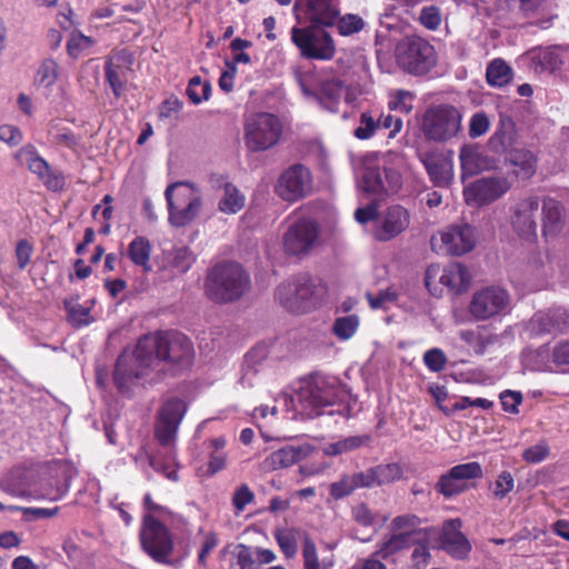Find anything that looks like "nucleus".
Wrapping results in <instances>:
<instances>
[{
    "mask_svg": "<svg viewBox=\"0 0 569 569\" xmlns=\"http://www.w3.org/2000/svg\"><path fill=\"white\" fill-rule=\"evenodd\" d=\"M194 351L190 339L181 332H157L140 338L133 351H123L114 369V382L127 392L139 378L147 376L161 362L178 368L192 363Z\"/></svg>",
    "mask_w": 569,
    "mask_h": 569,
    "instance_id": "obj_1",
    "label": "nucleus"
},
{
    "mask_svg": "<svg viewBox=\"0 0 569 569\" xmlns=\"http://www.w3.org/2000/svg\"><path fill=\"white\" fill-rule=\"evenodd\" d=\"M249 284V276L240 264L224 262L208 272L204 291L210 300L226 303L238 300L248 290Z\"/></svg>",
    "mask_w": 569,
    "mask_h": 569,
    "instance_id": "obj_2",
    "label": "nucleus"
},
{
    "mask_svg": "<svg viewBox=\"0 0 569 569\" xmlns=\"http://www.w3.org/2000/svg\"><path fill=\"white\" fill-rule=\"evenodd\" d=\"M383 176L379 167H365L360 188L369 194L382 196L396 193L402 186V171L408 168L405 156L398 152H388L383 157Z\"/></svg>",
    "mask_w": 569,
    "mask_h": 569,
    "instance_id": "obj_3",
    "label": "nucleus"
},
{
    "mask_svg": "<svg viewBox=\"0 0 569 569\" xmlns=\"http://www.w3.org/2000/svg\"><path fill=\"white\" fill-rule=\"evenodd\" d=\"M325 295L321 283L300 277L279 284L274 291L276 301L291 313H306L315 309Z\"/></svg>",
    "mask_w": 569,
    "mask_h": 569,
    "instance_id": "obj_4",
    "label": "nucleus"
},
{
    "mask_svg": "<svg viewBox=\"0 0 569 569\" xmlns=\"http://www.w3.org/2000/svg\"><path fill=\"white\" fill-rule=\"evenodd\" d=\"M462 114L452 104L429 107L421 118V132L428 141L446 142L457 137L461 130Z\"/></svg>",
    "mask_w": 569,
    "mask_h": 569,
    "instance_id": "obj_5",
    "label": "nucleus"
},
{
    "mask_svg": "<svg viewBox=\"0 0 569 569\" xmlns=\"http://www.w3.org/2000/svg\"><path fill=\"white\" fill-rule=\"evenodd\" d=\"M298 401L310 415H320L321 409L333 406L343 398V390L336 378L313 376L305 381L298 393Z\"/></svg>",
    "mask_w": 569,
    "mask_h": 569,
    "instance_id": "obj_6",
    "label": "nucleus"
},
{
    "mask_svg": "<svg viewBox=\"0 0 569 569\" xmlns=\"http://www.w3.org/2000/svg\"><path fill=\"white\" fill-rule=\"evenodd\" d=\"M396 59L406 72L422 76L437 63L435 48L420 37H407L396 47Z\"/></svg>",
    "mask_w": 569,
    "mask_h": 569,
    "instance_id": "obj_7",
    "label": "nucleus"
},
{
    "mask_svg": "<svg viewBox=\"0 0 569 569\" xmlns=\"http://www.w3.org/2000/svg\"><path fill=\"white\" fill-rule=\"evenodd\" d=\"M282 134V122L272 113L259 112L244 122V143L252 152L266 151L274 147Z\"/></svg>",
    "mask_w": 569,
    "mask_h": 569,
    "instance_id": "obj_8",
    "label": "nucleus"
},
{
    "mask_svg": "<svg viewBox=\"0 0 569 569\" xmlns=\"http://www.w3.org/2000/svg\"><path fill=\"white\" fill-rule=\"evenodd\" d=\"M169 222L174 227L189 224L200 212L202 201L198 192L188 183L176 182L167 187Z\"/></svg>",
    "mask_w": 569,
    "mask_h": 569,
    "instance_id": "obj_9",
    "label": "nucleus"
},
{
    "mask_svg": "<svg viewBox=\"0 0 569 569\" xmlns=\"http://www.w3.org/2000/svg\"><path fill=\"white\" fill-rule=\"evenodd\" d=\"M291 40L307 59L328 61L336 54L335 41L325 27H293Z\"/></svg>",
    "mask_w": 569,
    "mask_h": 569,
    "instance_id": "obj_10",
    "label": "nucleus"
},
{
    "mask_svg": "<svg viewBox=\"0 0 569 569\" xmlns=\"http://www.w3.org/2000/svg\"><path fill=\"white\" fill-rule=\"evenodd\" d=\"M140 542L143 551L154 561L169 562L173 551V537L169 529L151 515L143 517Z\"/></svg>",
    "mask_w": 569,
    "mask_h": 569,
    "instance_id": "obj_11",
    "label": "nucleus"
},
{
    "mask_svg": "<svg viewBox=\"0 0 569 569\" xmlns=\"http://www.w3.org/2000/svg\"><path fill=\"white\" fill-rule=\"evenodd\" d=\"M511 305L507 290L499 286H487L473 292L468 311L477 321H485L506 315Z\"/></svg>",
    "mask_w": 569,
    "mask_h": 569,
    "instance_id": "obj_12",
    "label": "nucleus"
},
{
    "mask_svg": "<svg viewBox=\"0 0 569 569\" xmlns=\"http://www.w3.org/2000/svg\"><path fill=\"white\" fill-rule=\"evenodd\" d=\"M430 244L438 254H465L471 251L476 244V229L470 224L450 226L433 234Z\"/></svg>",
    "mask_w": 569,
    "mask_h": 569,
    "instance_id": "obj_13",
    "label": "nucleus"
},
{
    "mask_svg": "<svg viewBox=\"0 0 569 569\" xmlns=\"http://www.w3.org/2000/svg\"><path fill=\"white\" fill-rule=\"evenodd\" d=\"M293 12L298 23L333 27L340 14L339 0H296Z\"/></svg>",
    "mask_w": 569,
    "mask_h": 569,
    "instance_id": "obj_14",
    "label": "nucleus"
},
{
    "mask_svg": "<svg viewBox=\"0 0 569 569\" xmlns=\"http://www.w3.org/2000/svg\"><path fill=\"white\" fill-rule=\"evenodd\" d=\"M540 209L538 196H527L517 200L510 208V223L513 231L525 241L537 238V213Z\"/></svg>",
    "mask_w": 569,
    "mask_h": 569,
    "instance_id": "obj_15",
    "label": "nucleus"
},
{
    "mask_svg": "<svg viewBox=\"0 0 569 569\" xmlns=\"http://www.w3.org/2000/svg\"><path fill=\"white\" fill-rule=\"evenodd\" d=\"M511 184L505 176H490L475 180L463 190L468 204L481 207L490 204L503 197Z\"/></svg>",
    "mask_w": 569,
    "mask_h": 569,
    "instance_id": "obj_16",
    "label": "nucleus"
},
{
    "mask_svg": "<svg viewBox=\"0 0 569 569\" xmlns=\"http://www.w3.org/2000/svg\"><path fill=\"white\" fill-rule=\"evenodd\" d=\"M318 224L310 218H301L293 222L283 234L282 244L288 254L307 253L318 238Z\"/></svg>",
    "mask_w": 569,
    "mask_h": 569,
    "instance_id": "obj_17",
    "label": "nucleus"
},
{
    "mask_svg": "<svg viewBox=\"0 0 569 569\" xmlns=\"http://www.w3.org/2000/svg\"><path fill=\"white\" fill-rule=\"evenodd\" d=\"M409 224V211L402 206L392 204L376 218L372 236L378 241H389L407 230Z\"/></svg>",
    "mask_w": 569,
    "mask_h": 569,
    "instance_id": "obj_18",
    "label": "nucleus"
},
{
    "mask_svg": "<svg viewBox=\"0 0 569 569\" xmlns=\"http://www.w3.org/2000/svg\"><path fill=\"white\" fill-rule=\"evenodd\" d=\"M311 188L310 171L301 164H295L280 176L276 190L280 198L292 202L307 196Z\"/></svg>",
    "mask_w": 569,
    "mask_h": 569,
    "instance_id": "obj_19",
    "label": "nucleus"
},
{
    "mask_svg": "<svg viewBox=\"0 0 569 569\" xmlns=\"http://www.w3.org/2000/svg\"><path fill=\"white\" fill-rule=\"evenodd\" d=\"M187 411L182 400L170 399L160 409L156 426V437L160 445L171 446L177 436L179 425Z\"/></svg>",
    "mask_w": 569,
    "mask_h": 569,
    "instance_id": "obj_20",
    "label": "nucleus"
},
{
    "mask_svg": "<svg viewBox=\"0 0 569 569\" xmlns=\"http://www.w3.org/2000/svg\"><path fill=\"white\" fill-rule=\"evenodd\" d=\"M132 59L126 51L113 54L106 62V79L116 98H120L131 72Z\"/></svg>",
    "mask_w": 569,
    "mask_h": 569,
    "instance_id": "obj_21",
    "label": "nucleus"
},
{
    "mask_svg": "<svg viewBox=\"0 0 569 569\" xmlns=\"http://www.w3.org/2000/svg\"><path fill=\"white\" fill-rule=\"evenodd\" d=\"M311 451L310 445L286 446L266 457L261 468L266 472L288 468L307 458Z\"/></svg>",
    "mask_w": 569,
    "mask_h": 569,
    "instance_id": "obj_22",
    "label": "nucleus"
},
{
    "mask_svg": "<svg viewBox=\"0 0 569 569\" xmlns=\"http://www.w3.org/2000/svg\"><path fill=\"white\" fill-rule=\"evenodd\" d=\"M461 521L459 519L447 520L442 526L440 536V546L451 557L462 559L471 549V546L465 535L460 531Z\"/></svg>",
    "mask_w": 569,
    "mask_h": 569,
    "instance_id": "obj_23",
    "label": "nucleus"
},
{
    "mask_svg": "<svg viewBox=\"0 0 569 569\" xmlns=\"http://www.w3.org/2000/svg\"><path fill=\"white\" fill-rule=\"evenodd\" d=\"M568 327L569 315L562 308H556L546 312H537L529 323V330L533 335L561 332Z\"/></svg>",
    "mask_w": 569,
    "mask_h": 569,
    "instance_id": "obj_24",
    "label": "nucleus"
},
{
    "mask_svg": "<svg viewBox=\"0 0 569 569\" xmlns=\"http://www.w3.org/2000/svg\"><path fill=\"white\" fill-rule=\"evenodd\" d=\"M459 337L476 355H483L490 347L500 342V337L488 326L460 330Z\"/></svg>",
    "mask_w": 569,
    "mask_h": 569,
    "instance_id": "obj_25",
    "label": "nucleus"
},
{
    "mask_svg": "<svg viewBox=\"0 0 569 569\" xmlns=\"http://www.w3.org/2000/svg\"><path fill=\"white\" fill-rule=\"evenodd\" d=\"M459 159L463 174L468 176L477 174L491 166L489 158L477 146H463Z\"/></svg>",
    "mask_w": 569,
    "mask_h": 569,
    "instance_id": "obj_26",
    "label": "nucleus"
},
{
    "mask_svg": "<svg viewBox=\"0 0 569 569\" xmlns=\"http://www.w3.org/2000/svg\"><path fill=\"white\" fill-rule=\"evenodd\" d=\"M439 281L450 291L461 293L468 289L470 274L463 264L453 262L443 268Z\"/></svg>",
    "mask_w": 569,
    "mask_h": 569,
    "instance_id": "obj_27",
    "label": "nucleus"
},
{
    "mask_svg": "<svg viewBox=\"0 0 569 569\" xmlns=\"http://www.w3.org/2000/svg\"><path fill=\"white\" fill-rule=\"evenodd\" d=\"M393 535H402L410 542L417 541V537L425 536L427 530L420 528V519L415 515H402L393 518L389 525Z\"/></svg>",
    "mask_w": 569,
    "mask_h": 569,
    "instance_id": "obj_28",
    "label": "nucleus"
},
{
    "mask_svg": "<svg viewBox=\"0 0 569 569\" xmlns=\"http://www.w3.org/2000/svg\"><path fill=\"white\" fill-rule=\"evenodd\" d=\"M563 227L562 207L555 199H547L542 206V232L546 236L558 233Z\"/></svg>",
    "mask_w": 569,
    "mask_h": 569,
    "instance_id": "obj_29",
    "label": "nucleus"
},
{
    "mask_svg": "<svg viewBox=\"0 0 569 569\" xmlns=\"http://www.w3.org/2000/svg\"><path fill=\"white\" fill-rule=\"evenodd\" d=\"M246 204V197L230 182L222 186V193L219 198L218 209L224 214H236Z\"/></svg>",
    "mask_w": 569,
    "mask_h": 569,
    "instance_id": "obj_30",
    "label": "nucleus"
},
{
    "mask_svg": "<svg viewBox=\"0 0 569 569\" xmlns=\"http://www.w3.org/2000/svg\"><path fill=\"white\" fill-rule=\"evenodd\" d=\"M509 162L515 168L513 172L521 179L532 177L537 169V159L529 150L516 149L509 154Z\"/></svg>",
    "mask_w": 569,
    "mask_h": 569,
    "instance_id": "obj_31",
    "label": "nucleus"
},
{
    "mask_svg": "<svg viewBox=\"0 0 569 569\" xmlns=\"http://www.w3.org/2000/svg\"><path fill=\"white\" fill-rule=\"evenodd\" d=\"M152 247L150 241L143 237H136L128 246V257L131 262L138 267H141L143 271L149 272L151 270L150 257Z\"/></svg>",
    "mask_w": 569,
    "mask_h": 569,
    "instance_id": "obj_32",
    "label": "nucleus"
},
{
    "mask_svg": "<svg viewBox=\"0 0 569 569\" xmlns=\"http://www.w3.org/2000/svg\"><path fill=\"white\" fill-rule=\"evenodd\" d=\"M16 159L20 164L27 166L29 170L40 179L48 176L50 169L48 162L41 158L32 146H26L16 153Z\"/></svg>",
    "mask_w": 569,
    "mask_h": 569,
    "instance_id": "obj_33",
    "label": "nucleus"
},
{
    "mask_svg": "<svg viewBox=\"0 0 569 569\" xmlns=\"http://www.w3.org/2000/svg\"><path fill=\"white\" fill-rule=\"evenodd\" d=\"M371 438L369 435L350 436L340 439L336 442H330L323 446L322 451L326 456H340L355 451L370 442Z\"/></svg>",
    "mask_w": 569,
    "mask_h": 569,
    "instance_id": "obj_34",
    "label": "nucleus"
},
{
    "mask_svg": "<svg viewBox=\"0 0 569 569\" xmlns=\"http://www.w3.org/2000/svg\"><path fill=\"white\" fill-rule=\"evenodd\" d=\"M342 94L343 88L341 83L337 80H329L322 83L317 99L325 109L330 112H337Z\"/></svg>",
    "mask_w": 569,
    "mask_h": 569,
    "instance_id": "obj_35",
    "label": "nucleus"
},
{
    "mask_svg": "<svg viewBox=\"0 0 569 569\" xmlns=\"http://www.w3.org/2000/svg\"><path fill=\"white\" fill-rule=\"evenodd\" d=\"M411 546L412 542L405 539L402 535H393L391 532L389 537H386L378 542L375 552L376 556L380 557L381 559L389 560L392 556L402 550L409 549Z\"/></svg>",
    "mask_w": 569,
    "mask_h": 569,
    "instance_id": "obj_36",
    "label": "nucleus"
},
{
    "mask_svg": "<svg viewBox=\"0 0 569 569\" xmlns=\"http://www.w3.org/2000/svg\"><path fill=\"white\" fill-rule=\"evenodd\" d=\"M487 81L492 87H503L512 78V69L501 59L490 62L486 72Z\"/></svg>",
    "mask_w": 569,
    "mask_h": 569,
    "instance_id": "obj_37",
    "label": "nucleus"
},
{
    "mask_svg": "<svg viewBox=\"0 0 569 569\" xmlns=\"http://www.w3.org/2000/svg\"><path fill=\"white\" fill-rule=\"evenodd\" d=\"M379 129L378 111H363L360 113L358 126L353 134L359 140H368L372 138Z\"/></svg>",
    "mask_w": 569,
    "mask_h": 569,
    "instance_id": "obj_38",
    "label": "nucleus"
},
{
    "mask_svg": "<svg viewBox=\"0 0 569 569\" xmlns=\"http://www.w3.org/2000/svg\"><path fill=\"white\" fill-rule=\"evenodd\" d=\"M359 317L357 315H348L338 317L332 326V332L339 340H349L355 336L359 328Z\"/></svg>",
    "mask_w": 569,
    "mask_h": 569,
    "instance_id": "obj_39",
    "label": "nucleus"
},
{
    "mask_svg": "<svg viewBox=\"0 0 569 569\" xmlns=\"http://www.w3.org/2000/svg\"><path fill=\"white\" fill-rule=\"evenodd\" d=\"M378 487L398 481L403 476L402 467L397 462L381 463L372 467Z\"/></svg>",
    "mask_w": 569,
    "mask_h": 569,
    "instance_id": "obj_40",
    "label": "nucleus"
},
{
    "mask_svg": "<svg viewBox=\"0 0 569 569\" xmlns=\"http://www.w3.org/2000/svg\"><path fill=\"white\" fill-rule=\"evenodd\" d=\"M58 80V63L52 58L44 59L34 76V83L43 88L52 87Z\"/></svg>",
    "mask_w": 569,
    "mask_h": 569,
    "instance_id": "obj_41",
    "label": "nucleus"
},
{
    "mask_svg": "<svg viewBox=\"0 0 569 569\" xmlns=\"http://www.w3.org/2000/svg\"><path fill=\"white\" fill-rule=\"evenodd\" d=\"M168 261L176 273H184L193 264L194 256L186 247L174 248L170 251Z\"/></svg>",
    "mask_w": 569,
    "mask_h": 569,
    "instance_id": "obj_42",
    "label": "nucleus"
},
{
    "mask_svg": "<svg viewBox=\"0 0 569 569\" xmlns=\"http://www.w3.org/2000/svg\"><path fill=\"white\" fill-rule=\"evenodd\" d=\"M340 36L348 37L365 29V20L355 13H347L337 18L335 23Z\"/></svg>",
    "mask_w": 569,
    "mask_h": 569,
    "instance_id": "obj_43",
    "label": "nucleus"
},
{
    "mask_svg": "<svg viewBox=\"0 0 569 569\" xmlns=\"http://www.w3.org/2000/svg\"><path fill=\"white\" fill-rule=\"evenodd\" d=\"M421 162L436 184L440 186L448 182L449 174L442 161L433 156L425 154L421 157Z\"/></svg>",
    "mask_w": 569,
    "mask_h": 569,
    "instance_id": "obj_44",
    "label": "nucleus"
},
{
    "mask_svg": "<svg viewBox=\"0 0 569 569\" xmlns=\"http://www.w3.org/2000/svg\"><path fill=\"white\" fill-rule=\"evenodd\" d=\"M450 477L465 483L466 480L479 479L483 476L482 467L479 462H466L452 467L449 471Z\"/></svg>",
    "mask_w": 569,
    "mask_h": 569,
    "instance_id": "obj_45",
    "label": "nucleus"
},
{
    "mask_svg": "<svg viewBox=\"0 0 569 569\" xmlns=\"http://www.w3.org/2000/svg\"><path fill=\"white\" fill-rule=\"evenodd\" d=\"M515 489V479L510 471H502L491 483L490 490L492 497L497 500L505 499Z\"/></svg>",
    "mask_w": 569,
    "mask_h": 569,
    "instance_id": "obj_46",
    "label": "nucleus"
},
{
    "mask_svg": "<svg viewBox=\"0 0 569 569\" xmlns=\"http://www.w3.org/2000/svg\"><path fill=\"white\" fill-rule=\"evenodd\" d=\"M211 86L208 81H202L200 77H192L187 88V94L190 101L199 104L209 99Z\"/></svg>",
    "mask_w": 569,
    "mask_h": 569,
    "instance_id": "obj_47",
    "label": "nucleus"
},
{
    "mask_svg": "<svg viewBox=\"0 0 569 569\" xmlns=\"http://www.w3.org/2000/svg\"><path fill=\"white\" fill-rule=\"evenodd\" d=\"M415 96L407 90H397L390 94L388 102L389 109L401 113H410L413 109Z\"/></svg>",
    "mask_w": 569,
    "mask_h": 569,
    "instance_id": "obj_48",
    "label": "nucleus"
},
{
    "mask_svg": "<svg viewBox=\"0 0 569 569\" xmlns=\"http://www.w3.org/2000/svg\"><path fill=\"white\" fill-rule=\"evenodd\" d=\"M356 491L351 473H343L338 481L329 487L330 497L335 500L343 499Z\"/></svg>",
    "mask_w": 569,
    "mask_h": 569,
    "instance_id": "obj_49",
    "label": "nucleus"
},
{
    "mask_svg": "<svg viewBox=\"0 0 569 569\" xmlns=\"http://www.w3.org/2000/svg\"><path fill=\"white\" fill-rule=\"evenodd\" d=\"M274 538L281 551L287 558H292L297 552V537L293 529L277 530Z\"/></svg>",
    "mask_w": 569,
    "mask_h": 569,
    "instance_id": "obj_50",
    "label": "nucleus"
},
{
    "mask_svg": "<svg viewBox=\"0 0 569 569\" xmlns=\"http://www.w3.org/2000/svg\"><path fill=\"white\" fill-rule=\"evenodd\" d=\"M66 308L69 315V319L77 326H88L91 322L90 307L82 306L77 301H67Z\"/></svg>",
    "mask_w": 569,
    "mask_h": 569,
    "instance_id": "obj_51",
    "label": "nucleus"
},
{
    "mask_svg": "<svg viewBox=\"0 0 569 569\" xmlns=\"http://www.w3.org/2000/svg\"><path fill=\"white\" fill-rule=\"evenodd\" d=\"M93 41L82 33H72L67 42V51L70 57L78 58L91 48Z\"/></svg>",
    "mask_w": 569,
    "mask_h": 569,
    "instance_id": "obj_52",
    "label": "nucleus"
},
{
    "mask_svg": "<svg viewBox=\"0 0 569 569\" xmlns=\"http://www.w3.org/2000/svg\"><path fill=\"white\" fill-rule=\"evenodd\" d=\"M438 492L443 495L445 497H452L455 495H459L466 490V485L455 478L450 477V473L447 472L442 475L436 486Z\"/></svg>",
    "mask_w": 569,
    "mask_h": 569,
    "instance_id": "obj_53",
    "label": "nucleus"
},
{
    "mask_svg": "<svg viewBox=\"0 0 569 569\" xmlns=\"http://www.w3.org/2000/svg\"><path fill=\"white\" fill-rule=\"evenodd\" d=\"M302 557L305 569H326V567L320 563L315 542L308 537L303 540Z\"/></svg>",
    "mask_w": 569,
    "mask_h": 569,
    "instance_id": "obj_54",
    "label": "nucleus"
},
{
    "mask_svg": "<svg viewBox=\"0 0 569 569\" xmlns=\"http://www.w3.org/2000/svg\"><path fill=\"white\" fill-rule=\"evenodd\" d=\"M419 21L428 30H437L442 22L440 9L436 6L423 7L419 14Z\"/></svg>",
    "mask_w": 569,
    "mask_h": 569,
    "instance_id": "obj_55",
    "label": "nucleus"
},
{
    "mask_svg": "<svg viewBox=\"0 0 569 569\" xmlns=\"http://www.w3.org/2000/svg\"><path fill=\"white\" fill-rule=\"evenodd\" d=\"M423 363L430 371L439 372L446 367L447 357L441 349L432 348L425 352Z\"/></svg>",
    "mask_w": 569,
    "mask_h": 569,
    "instance_id": "obj_56",
    "label": "nucleus"
},
{
    "mask_svg": "<svg viewBox=\"0 0 569 569\" xmlns=\"http://www.w3.org/2000/svg\"><path fill=\"white\" fill-rule=\"evenodd\" d=\"M549 453L550 448L548 443L546 441H540L535 446L527 448L522 453V458L528 463H539L547 459Z\"/></svg>",
    "mask_w": 569,
    "mask_h": 569,
    "instance_id": "obj_57",
    "label": "nucleus"
},
{
    "mask_svg": "<svg viewBox=\"0 0 569 569\" xmlns=\"http://www.w3.org/2000/svg\"><path fill=\"white\" fill-rule=\"evenodd\" d=\"M150 465L156 471L163 473L169 480L178 481L177 463L174 462L173 457H170L168 461H163L158 457H152L150 459Z\"/></svg>",
    "mask_w": 569,
    "mask_h": 569,
    "instance_id": "obj_58",
    "label": "nucleus"
},
{
    "mask_svg": "<svg viewBox=\"0 0 569 569\" xmlns=\"http://www.w3.org/2000/svg\"><path fill=\"white\" fill-rule=\"evenodd\" d=\"M254 499V493L250 490L248 485L239 486L232 496V505L237 512H241Z\"/></svg>",
    "mask_w": 569,
    "mask_h": 569,
    "instance_id": "obj_59",
    "label": "nucleus"
},
{
    "mask_svg": "<svg viewBox=\"0 0 569 569\" xmlns=\"http://www.w3.org/2000/svg\"><path fill=\"white\" fill-rule=\"evenodd\" d=\"M490 127V121L485 112H476L469 122V136L471 138H479L487 133Z\"/></svg>",
    "mask_w": 569,
    "mask_h": 569,
    "instance_id": "obj_60",
    "label": "nucleus"
},
{
    "mask_svg": "<svg viewBox=\"0 0 569 569\" xmlns=\"http://www.w3.org/2000/svg\"><path fill=\"white\" fill-rule=\"evenodd\" d=\"M416 539L417 541L412 543V546H415L412 560L417 567L426 566L430 558V552L427 547V532L425 536H419Z\"/></svg>",
    "mask_w": 569,
    "mask_h": 569,
    "instance_id": "obj_61",
    "label": "nucleus"
},
{
    "mask_svg": "<svg viewBox=\"0 0 569 569\" xmlns=\"http://www.w3.org/2000/svg\"><path fill=\"white\" fill-rule=\"evenodd\" d=\"M502 409L509 413H518V407L522 401V395L517 391L506 390L500 393Z\"/></svg>",
    "mask_w": 569,
    "mask_h": 569,
    "instance_id": "obj_62",
    "label": "nucleus"
},
{
    "mask_svg": "<svg viewBox=\"0 0 569 569\" xmlns=\"http://www.w3.org/2000/svg\"><path fill=\"white\" fill-rule=\"evenodd\" d=\"M353 483L357 489H363V488H372L378 487L376 483V477L373 468H368L363 471L352 472L351 473Z\"/></svg>",
    "mask_w": 569,
    "mask_h": 569,
    "instance_id": "obj_63",
    "label": "nucleus"
},
{
    "mask_svg": "<svg viewBox=\"0 0 569 569\" xmlns=\"http://www.w3.org/2000/svg\"><path fill=\"white\" fill-rule=\"evenodd\" d=\"M552 361L556 366L569 368V340L561 341L553 347Z\"/></svg>",
    "mask_w": 569,
    "mask_h": 569,
    "instance_id": "obj_64",
    "label": "nucleus"
}]
</instances>
